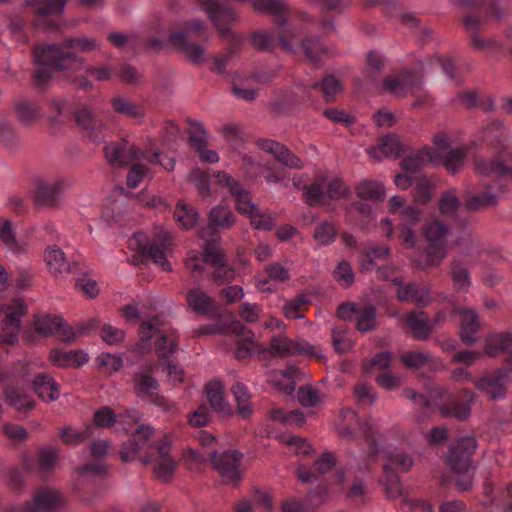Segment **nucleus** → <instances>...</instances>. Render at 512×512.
<instances>
[{"instance_id": "obj_1", "label": "nucleus", "mask_w": 512, "mask_h": 512, "mask_svg": "<svg viewBox=\"0 0 512 512\" xmlns=\"http://www.w3.org/2000/svg\"><path fill=\"white\" fill-rule=\"evenodd\" d=\"M39 68L34 73L37 85H45L52 77L53 70H80L84 66V58L75 52L62 50L60 44H43L33 52Z\"/></svg>"}, {"instance_id": "obj_2", "label": "nucleus", "mask_w": 512, "mask_h": 512, "mask_svg": "<svg viewBox=\"0 0 512 512\" xmlns=\"http://www.w3.org/2000/svg\"><path fill=\"white\" fill-rule=\"evenodd\" d=\"M478 447L473 436L461 437L448 448L446 463L455 474V485L460 492L468 491L473 485V476L469 473L471 457Z\"/></svg>"}, {"instance_id": "obj_3", "label": "nucleus", "mask_w": 512, "mask_h": 512, "mask_svg": "<svg viewBox=\"0 0 512 512\" xmlns=\"http://www.w3.org/2000/svg\"><path fill=\"white\" fill-rule=\"evenodd\" d=\"M155 365L145 363L140 365L131 376L132 391L137 398L168 411L170 403L160 392V384L154 376Z\"/></svg>"}, {"instance_id": "obj_4", "label": "nucleus", "mask_w": 512, "mask_h": 512, "mask_svg": "<svg viewBox=\"0 0 512 512\" xmlns=\"http://www.w3.org/2000/svg\"><path fill=\"white\" fill-rule=\"evenodd\" d=\"M197 1L223 38L232 39L235 46L242 45V37L229 28V25L236 21L237 16L234 9L227 2L218 0Z\"/></svg>"}, {"instance_id": "obj_5", "label": "nucleus", "mask_w": 512, "mask_h": 512, "mask_svg": "<svg viewBox=\"0 0 512 512\" xmlns=\"http://www.w3.org/2000/svg\"><path fill=\"white\" fill-rule=\"evenodd\" d=\"M429 247L427 249L426 266H439L447 256V236L450 228L440 220L427 223L423 228Z\"/></svg>"}, {"instance_id": "obj_6", "label": "nucleus", "mask_w": 512, "mask_h": 512, "mask_svg": "<svg viewBox=\"0 0 512 512\" xmlns=\"http://www.w3.org/2000/svg\"><path fill=\"white\" fill-rule=\"evenodd\" d=\"M68 0H28L27 3L33 9L37 18L33 25L45 32L55 31L60 28V17Z\"/></svg>"}, {"instance_id": "obj_7", "label": "nucleus", "mask_w": 512, "mask_h": 512, "mask_svg": "<svg viewBox=\"0 0 512 512\" xmlns=\"http://www.w3.org/2000/svg\"><path fill=\"white\" fill-rule=\"evenodd\" d=\"M242 459L243 454L236 450L213 451L209 453L211 465L221 477L222 482L234 486L238 485L241 480L239 466Z\"/></svg>"}, {"instance_id": "obj_8", "label": "nucleus", "mask_w": 512, "mask_h": 512, "mask_svg": "<svg viewBox=\"0 0 512 512\" xmlns=\"http://www.w3.org/2000/svg\"><path fill=\"white\" fill-rule=\"evenodd\" d=\"M506 367L497 368L491 374H485L474 381L475 387L492 400L504 398L509 372H512V358L506 359Z\"/></svg>"}, {"instance_id": "obj_9", "label": "nucleus", "mask_w": 512, "mask_h": 512, "mask_svg": "<svg viewBox=\"0 0 512 512\" xmlns=\"http://www.w3.org/2000/svg\"><path fill=\"white\" fill-rule=\"evenodd\" d=\"M65 505L62 493L50 488L37 490L31 502L11 506L7 512H52Z\"/></svg>"}, {"instance_id": "obj_10", "label": "nucleus", "mask_w": 512, "mask_h": 512, "mask_svg": "<svg viewBox=\"0 0 512 512\" xmlns=\"http://www.w3.org/2000/svg\"><path fill=\"white\" fill-rule=\"evenodd\" d=\"M74 120L77 127L91 141H100L105 137L107 125L91 106L83 105L76 109Z\"/></svg>"}, {"instance_id": "obj_11", "label": "nucleus", "mask_w": 512, "mask_h": 512, "mask_svg": "<svg viewBox=\"0 0 512 512\" xmlns=\"http://www.w3.org/2000/svg\"><path fill=\"white\" fill-rule=\"evenodd\" d=\"M108 163L116 168L128 166L140 158V150L126 139L108 142L104 147Z\"/></svg>"}, {"instance_id": "obj_12", "label": "nucleus", "mask_w": 512, "mask_h": 512, "mask_svg": "<svg viewBox=\"0 0 512 512\" xmlns=\"http://www.w3.org/2000/svg\"><path fill=\"white\" fill-rule=\"evenodd\" d=\"M270 353L280 357L302 354L321 356V349L304 340L295 342L284 335H276L271 338Z\"/></svg>"}, {"instance_id": "obj_13", "label": "nucleus", "mask_w": 512, "mask_h": 512, "mask_svg": "<svg viewBox=\"0 0 512 512\" xmlns=\"http://www.w3.org/2000/svg\"><path fill=\"white\" fill-rule=\"evenodd\" d=\"M422 75L417 71L403 69L399 74L383 80L385 91L397 97H406L412 88L421 83Z\"/></svg>"}, {"instance_id": "obj_14", "label": "nucleus", "mask_w": 512, "mask_h": 512, "mask_svg": "<svg viewBox=\"0 0 512 512\" xmlns=\"http://www.w3.org/2000/svg\"><path fill=\"white\" fill-rule=\"evenodd\" d=\"M64 191L65 182L63 180L50 183L39 181L34 194V203L39 208H55L60 204Z\"/></svg>"}, {"instance_id": "obj_15", "label": "nucleus", "mask_w": 512, "mask_h": 512, "mask_svg": "<svg viewBox=\"0 0 512 512\" xmlns=\"http://www.w3.org/2000/svg\"><path fill=\"white\" fill-rule=\"evenodd\" d=\"M257 146L274 156L275 160L289 169H302L303 161L294 154L287 146L271 139H259Z\"/></svg>"}, {"instance_id": "obj_16", "label": "nucleus", "mask_w": 512, "mask_h": 512, "mask_svg": "<svg viewBox=\"0 0 512 512\" xmlns=\"http://www.w3.org/2000/svg\"><path fill=\"white\" fill-rule=\"evenodd\" d=\"M45 261L55 278H64L69 274L80 271L79 263L76 261L69 262L65 253L57 246H51L46 250Z\"/></svg>"}, {"instance_id": "obj_17", "label": "nucleus", "mask_w": 512, "mask_h": 512, "mask_svg": "<svg viewBox=\"0 0 512 512\" xmlns=\"http://www.w3.org/2000/svg\"><path fill=\"white\" fill-rule=\"evenodd\" d=\"M211 177L215 180V183L226 188L234 197L237 211H245V207H247L249 200L252 198L250 191H248L238 179L233 178L224 171L214 172Z\"/></svg>"}, {"instance_id": "obj_18", "label": "nucleus", "mask_w": 512, "mask_h": 512, "mask_svg": "<svg viewBox=\"0 0 512 512\" xmlns=\"http://www.w3.org/2000/svg\"><path fill=\"white\" fill-rule=\"evenodd\" d=\"M154 430L149 425H140L131 435V437L122 445L120 456L124 462L134 459L137 452L144 449L151 437Z\"/></svg>"}, {"instance_id": "obj_19", "label": "nucleus", "mask_w": 512, "mask_h": 512, "mask_svg": "<svg viewBox=\"0 0 512 512\" xmlns=\"http://www.w3.org/2000/svg\"><path fill=\"white\" fill-rule=\"evenodd\" d=\"M396 297L401 302L415 303L418 307H426L431 302V290L428 286L408 282L396 290Z\"/></svg>"}, {"instance_id": "obj_20", "label": "nucleus", "mask_w": 512, "mask_h": 512, "mask_svg": "<svg viewBox=\"0 0 512 512\" xmlns=\"http://www.w3.org/2000/svg\"><path fill=\"white\" fill-rule=\"evenodd\" d=\"M439 320L437 316L435 320H430L424 311L410 312L407 315L406 323L416 340H426L430 337L435 328L436 322Z\"/></svg>"}, {"instance_id": "obj_21", "label": "nucleus", "mask_w": 512, "mask_h": 512, "mask_svg": "<svg viewBox=\"0 0 512 512\" xmlns=\"http://www.w3.org/2000/svg\"><path fill=\"white\" fill-rule=\"evenodd\" d=\"M23 310L8 306L3 312L2 333L0 340L7 344H13L18 339V332L23 316Z\"/></svg>"}, {"instance_id": "obj_22", "label": "nucleus", "mask_w": 512, "mask_h": 512, "mask_svg": "<svg viewBox=\"0 0 512 512\" xmlns=\"http://www.w3.org/2000/svg\"><path fill=\"white\" fill-rule=\"evenodd\" d=\"M453 314L460 316V337L466 344H473L476 341L475 334L479 329V317L474 309L455 308Z\"/></svg>"}, {"instance_id": "obj_23", "label": "nucleus", "mask_w": 512, "mask_h": 512, "mask_svg": "<svg viewBox=\"0 0 512 512\" xmlns=\"http://www.w3.org/2000/svg\"><path fill=\"white\" fill-rule=\"evenodd\" d=\"M168 42L178 48H181L189 60L194 64H200L204 60L205 49L202 45L190 42L186 39L184 32H172Z\"/></svg>"}, {"instance_id": "obj_24", "label": "nucleus", "mask_w": 512, "mask_h": 512, "mask_svg": "<svg viewBox=\"0 0 512 512\" xmlns=\"http://www.w3.org/2000/svg\"><path fill=\"white\" fill-rule=\"evenodd\" d=\"M186 301L189 308L199 315H209L216 311L214 299L201 288L188 290Z\"/></svg>"}, {"instance_id": "obj_25", "label": "nucleus", "mask_w": 512, "mask_h": 512, "mask_svg": "<svg viewBox=\"0 0 512 512\" xmlns=\"http://www.w3.org/2000/svg\"><path fill=\"white\" fill-rule=\"evenodd\" d=\"M475 171L487 177H512V162L504 163L498 160H486L476 157Z\"/></svg>"}, {"instance_id": "obj_26", "label": "nucleus", "mask_w": 512, "mask_h": 512, "mask_svg": "<svg viewBox=\"0 0 512 512\" xmlns=\"http://www.w3.org/2000/svg\"><path fill=\"white\" fill-rule=\"evenodd\" d=\"M33 390L45 402H52L59 398V386L52 376L39 373L33 380Z\"/></svg>"}, {"instance_id": "obj_27", "label": "nucleus", "mask_w": 512, "mask_h": 512, "mask_svg": "<svg viewBox=\"0 0 512 512\" xmlns=\"http://www.w3.org/2000/svg\"><path fill=\"white\" fill-rule=\"evenodd\" d=\"M206 395L211 408L223 415H232L231 406L224 399V387L218 380H212L205 386Z\"/></svg>"}, {"instance_id": "obj_28", "label": "nucleus", "mask_w": 512, "mask_h": 512, "mask_svg": "<svg viewBox=\"0 0 512 512\" xmlns=\"http://www.w3.org/2000/svg\"><path fill=\"white\" fill-rule=\"evenodd\" d=\"M49 360L61 368L79 367L88 362L87 354L82 350L63 351L54 349L49 354Z\"/></svg>"}, {"instance_id": "obj_29", "label": "nucleus", "mask_w": 512, "mask_h": 512, "mask_svg": "<svg viewBox=\"0 0 512 512\" xmlns=\"http://www.w3.org/2000/svg\"><path fill=\"white\" fill-rule=\"evenodd\" d=\"M462 393L467 399L457 400L453 403L441 406L440 411L444 416L454 417L460 421H464L470 416L473 393L468 389H464Z\"/></svg>"}, {"instance_id": "obj_30", "label": "nucleus", "mask_w": 512, "mask_h": 512, "mask_svg": "<svg viewBox=\"0 0 512 512\" xmlns=\"http://www.w3.org/2000/svg\"><path fill=\"white\" fill-rule=\"evenodd\" d=\"M253 8L259 13H268L275 16L276 24L278 27H283L286 24L284 15L288 11V6L283 0H255Z\"/></svg>"}, {"instance_id": "obj_31", "label": "nucleus", "mask_w": 512, "mask_h": 512, "mask_svg": "<svg viewBox=\"0 0 512 512\" xmlns=\"http://www.w3.org/2000/svg\"><path fill=\"white\" fill-rule=\"evenodd\" d=\"M402 151V145L395 136L383 137L377 146L370 147L367 152L370 157L380 160L382 157H398Z\"/></svg>"}, {"instance_id": "obj_32", "label": "nucleus", "mask_w": 512, "mask_h": 512, "mask_svg": "<svg viewBox=\"0 0 512 512\" xmlns=\"http://www.w3.org/2000/svg\"><path fill=\"white\" fill-rule=\"evenodd\" d=\"M236 222L235 215L227 206H215L208 215V227L211 230L229 229Z\"/></svg>"}, {"instance_id": "obj_33", "label": "nucleus", "mask_w": 512, "mask_h": 512, "mask_svg": "<svg viewBox=\"0 0 512 512\" xmlns=\"http://www.w3.org/2000/svg\"><path fill=\"white\" fill-rule=\"evenodd\" d=\"M239 213L246 215L251 222V225L258 230H271L275 225V218L268 213L261 212L259 207L249 200V204L244 210H238Z\"/></svg>"}, {"instance_id": "obj_34", "label": "nucleus", "mask_w": 512, "mask_h": 512, "mask_svg": "<svg viewBox=\"0 0 512 512\" xmlns=\"http://www.w3.org/2000/svg\"><path fill=\"white\" fill-rule=\"evenodd\" d=\"M436 163V152L430 147H424L417 153L405 157L401 161L404 171L413 173L419 171L426 163Z\"/></svg>"}, {"instance_id": "obj_35", "label": "nucleus", "mask_w": 512, "mask_h": 512, "mask_svg": "<svg viewBox=\"0 0 512 512\" xmlns=\"http://www.w3.org/2000/svg\"><path fill=\"white\" fill-rule=\"evenodd\" d=\"M389 256L390 249L386 245H366L359 261L361 271H371L377 261L386 260Z\"/></svg>"}, {"instance_id": "obj_36", "label": "nucleus", "mask_w": 512, "mask_h": 512, "mask_svg": "<svg viewBox=\"0 0 512 512\" xmlns=\"http://www.w3.org/2000/svg\"><path fill=\"white\" fill-rule=\"evenodd\" d=\"M111 105L115 112L126 117L134 119L137 123H141L145 110L142 106L131 102L128 98L117 96L111 100Z\"/></svg>"}, {"instance_id": "obj_37", "label": "nucleus", "mask_w": 512, "mask_h": 512, "mask_svg": "<svg viewBox=\"0 0 512 512\" xmlns=\"http://www.w3.org/2000/svg\"><path fill=\"white\" fill-rule=\"evenodd\" d=\"M161 326L162 322L158 317H152L141 323L139 330L140 340L137 343V350L141 354H145L150 351L149 341L154 335L160 333Z\"/></svg>"}, {"instance_id": "obj_38", "label": "nucleus", "mask_w": 512, "mask_h": 512, "mask_svg": "<svg viewBox=\"0 0 512 512\" xmlns=\"http://www.w3.org/2000/svg\"><path fill=\"white\" fill-rule=\"evenodd\" d=\"M511 349L512 333L503 332L489 336L484 350L488 356L496 357L500 353L510 352Z\"/></svg>"}, {"instance_id": "obj_39", "label": "nucleus", "mask_w": 512, "mask_h": 512, "mask_svg": "<svg viewBox=\"0 0 512 512\" xmlns=\"http://www.w3.org/2000/svg\"><path fill=\"white\" fill-rule=\"evenodd\" d=\"M376 308L371 304L358 306L355 314V327L360 332H370L377 328Z\"/></svg>"}, {"instance_id": "obj_40", "label": "nucleus", "mask_w": 512, "mask_h": 512, "mask_svg": "<svg viewBox=\"0 0 512 512\" xmlns=\"http://www.w3.org/2000/svg\"><path fill=\"white\" fill-rule=\"evenodd\" d=\"M301 47L308 61L315 66H318L327 54V49L319 37H305L301 42Z\"/></svg>"}, {"instance_id": "obj_41", "label": "nucleus", "mask_w": 512, "mask_h": 512, "mask_svg": "<svg viewBox=\"0 0 512 512\" xmlns=\"http://www.w3.org/2000/svg\"><path fill=\"white\" fill-rule=\"evenodd\" d=\"M450 276L454 287L458 291L467 292L471 286V278L468 269L462 261L453 259L450 263Z\"/></svg>"}, {"instance_id": "obj_42", "label": "nucleus", "mask_w": 512, "mask_h": 512, "mask_svg": "<svg viewBox=\"0 0 512 512\" xmlns=\"http://www.w3.org/2000/svg\"><path fill=\"white\" fill-rule=\"evenodd\" d=\"M5 401L18 412H27L35 407V401L15 388H6Z\"/></svg>"}, {"instance_id": "obj_43", "label": "nucleus", "mask_w": 512, "mask_h": 512, "mask_svg": "<svg viewBox=\"0 0 512 512\" xmlns=\"http://www.w3.org/2000/svg\"><path fill=\"white\" fill-rule=\"evenodd\" d=\"M235 400L237 402V412L243 418H248L252 415L253 409L250 402V394L246 386L240 382H236L231 387Z\"/></svg>"}, {"instance_id": "obj_44", "label": "nucleus", "mask_w": 512, "mask_h": 512, "mask_svg": "<svg viewBox=\"0 0 512 512\" xmlns=\"http://www.w3.org/2000/svg\"><path fill=\"white\" fill-rule=\"evenodd\" d=\"M15 113L20 122L29 125L39 117V106L28 99H19L15 103Z\"/></svg>"}, {"instance_id": "obj_45", "label": "nucleus", "mask_w": 512, "mask_h": 512, "mask_svg": "<svg viewBox=\"0 0 512 512\" xmlns=\"http://www.w3.org/2000/svg\"><path fill=\"white\" fill-rule=\"evenodd\" d=\"M197 210L188 204L179 202L174 210V219L184 229L188 230L193 228L198 220Z\"/></svg>"}, {"instance_id": "obj_46", "label": "nucleus", "mask_w": 512, "mask_h": 512, "mask_svg": "<svg viewBox=\"0 0 512 512\" xmlns=\"http://www.w3.org/2000/svg\"><path fill=\"white\" fill-rule=\"evenodd\" d=\"M311 88L314 90L320 88L324 100L326 102H331L335 99L337 94L341 93L343 84L334 75H328L324 77L321 82H314L311 85Z\"/></svg>"}, {"instance_id": "obj_47", "label": "nucleus", "mask_w": 512, "mask_h": 512, "mask_svg": "<svg viewBox=\"0 0 512 512\" xmlns=\"http://www.w3.org/2000/svg\"><path fill=\"white\" fill-rule=\"evenodd\" d=\"M381 483L388 497L396 498L402 495L403 486L400 477L393 469H390V466H383Z\"/></svg>"}, {"instance_id": "obj_48", "label": "nucleus", "mask_w": 512, "mask_h": 512, "mask_svg": "<svg viewBox=\"0 0 512 512\" xmlns=\"http://www.w3.org/2000/svg\"><path fill=\"white\" fill-rule=\"evenodd\" d=\"M209 459V454L195 450L192 448H188L183 452L182 461L185 467L192 472H201L206 466L207 460Z\"/></svg>"}, {"instance_id": "obj_49", "label": "nucleus", "mask_w": 512, "mask_h": 512, "mask_svg": "<svg viewBox=\"0 0 512 512\" xmlns=\"http://www.w3.org/2000/svg\"><path fill=\"white\" fill-rule=\"evenodd\" d=\"M358 197L365 200H382L385 197L384 186L376 181L363 180L356 188Z\"/></svg>"}, {"instance_id": "obj_50", "label": "nucleus", "mask_w": 512, "mask_h": 512, "mask_svg": "<svg viewBox=\"0 0 512 512\" xmlns=\"http://www.w3.org/2000/svg\"><path fill=\"white\" fill-rule=\"evenodd\" d=\"M465 156V149L455 148L451 149L446 154H440L439 158L442 165L450 174H456L463 167Z\"/></svg>"}, {"instance_id": "obj_51", "label": "nucleus", "mask_w": 512, "mask_h": 512, "mask_svg": "<svg viewBox=\"0 0 512 512\" xmlns=\"http://www.w3.org/2000/svg\"><path fill=\"white\" fill-rule=\"evenodd\" d=\"M178 340L174 335L161 334L155 341V351L160 359L168 360L176 351Z\"/></svg>"}, {"instance_id": "obj_52", "label": "nucleus", "mask_w": 512, "mask_h": 512, "mask_svg": "<svg viewBox=\"0 0 512 512\" xmlns=\"http://www.w3.org/2000/svg\"><path fill=\"white\" fill-rule=\"evenodd\" d=\"M433 190L432 182L422 174L415 176L414 199L417 203L426 204L430 201Z\"/></svg>"}, {"instance_id": "obj_53", "label": "nucleus", "mask_w": 512, "mask_h": 512, "mask_svg": "<svg viewBox=\"0 0 512 512\" xmlns=\"http://www.w3.org/2000/svg\"><path fill=\"white\" fill-rule=\"evenodd\" d=\"M62 48H70L76 51L87 53L93 50H96L100 47L98 41L94 38H89L86 36L81 37H68L65 38L63 43L61 44Z\"/></svg>"}, {"instance_id": "obj_54", "label": "nucleus", "mask_w": 512, "mask_h": 512, "mask_svg": "<svg viewBox=\"0 0 512 512\" xmlns=\"http://www.w3.org/2000/svg\"><path fill=\"white\" fill-rule=\"evenodd\" d=\"M92 426H87L84 430L78 431L71 427L62 428L59 436L66 445H78L92 436Z\"/></svg>"}, {"instance_id": "obj_55", "label": "nucleus", "mask_w": 512, "mask_h": 512, "mask_svg": "<svg viewBox=\"0 0 512 512\" xmlns=\"http://www.w3.org/2000/svg\"><path fill=\"white\" fill-rule=\"evenodd\" d=\"M481 17L475 15H467L463 18V24L467 31L472 32L470 40L472 45L477 49H484L490 45V41H485L476 33L478 26L481 24Z\"/></svg>"}, {"instance_id": "obj_56", "label": "nucleus", "mask_w": 512, "mask_h": 512, "mask_svg": "<svg viewBox=\"0 0 512 512\" xmlns=\"http://www.w3.org/2000/svg\"><path fill=\"white\" fill-rule=\"evenodd\" d=\"M337 228L333 223L323 221L316 225L313 237L320 245L331 244L336 237Z\"/></svg>"}, {"instance_id": "obj_57", "label": "nucleus", "mask_w": 512, "mask_h": 512, "mask_svg": "<svg viewBox=\"0 0 512 512\" xmlns=\"http://www.w3.org/2000/svg\"><path fill=\"white\" fill-rule=\"evenodd\" d=\"M402 363L408 368L419 369L432 361L428 352L409 351L401 355Z\"/></svg>"}, {"instance_id": "obj_58", "label": "nucleus", "mask_w": 512, "mask_h": 512, "mask_svg": "<svg viewBox=\"0 0 512 512\" xmlns=\"http://www.w3.org/2000/svg\"><path fill=\"white\" fill-rule=\"evenodd\" d=\"M264 350L260 348V345L256 343L252 337H246L237 342L235 348V358L237 360H244L251 357L254 353H261Z\"/></svg>"}, {"instance_id": "obj_59", "label": "nucleus", "mask_w": 512, "mask_h": 512, "mask_svg": "<svg viewBox=\"0 0 512 512\" xmlns=\"http://www.w3.org/2000/svg\"><path fill=\"white\" fill-rule=\"evenodd\" d=\"M309 303V299L306 294H298L295 298L288 301L283 306V313L288 319H300L303 315L300 313L304 305Z\"/></svg>"}, {"instance_id": "obj_60", "label": "nucleus", "mask_w": 512, "mask_h": 512, "mask_svg": "<svg viewBox=\"0 0 512 512\" xmlns=\"http://www.w3.org/2000/svg\"><path fill=\"white\" fill-rule=\"evenodd\" d=\"M333 275L341 286L350 287L354 283V272L348 261L339 262Z\"/></svg>"}, {"instance_id": "obj_61", "label": "nucleus", "mask_w": 512, "mask_h": 512, "mask_svg": "<svg viewBox=\"0 0 512 512\" xmlns=\"http://www.w3.org/2000/svg\"><path fill=\"white\" fill-rule=\"evenodd\" d=\"M413 465L412 458L403 452L391 453L387 456V462L384 466H390V469L397 468L400 472H407Z\"/></svg>"}, {"instance_id": "obj_62", "label": "nucleus", "mask_w": 512, "mask_h": 512, "mask_svg": "<svg viewBox=\"0 0 512 512\" xmlns=\"http://www.w3.org/2000/svg\"><path fill=\"white\" fill-rule=\"evenodd\" d=\"M332 345L339 354H345L351 349V341L347 337V331L342 328H333L331 330Z\"/></svg>"}, {"instance_id": "obj_63", "label": "nucleus", "mask_w": 512, "mask_h": 512, "mask_svg": "<svg viewBox=\"0 0 512 512\" xmlns=\"http://www.w3.org/2000/svg\"><path fill=\"white\" fill-rule=\"evenodd\" d=\"M303 197L305 202L311 206H318L322 204L324 198V188L320 183H313L303 187Z\"/></svg>"}, {"instance_id": "obj_64", "label": "nucleus", "mask_w": 512, "mask_h": 512, "mask_svg": "<svg viewBox=\"0 0 512 512\" xmlns=\"http://www.w3.org/2000/svg\"><path fill=\"white\" fill-rule=\"evenodd\" d=\"M176 462L172 458L159 460L154 467L155 477L162 482H169L174 474Z\"/></svg>"}]
</instances>
